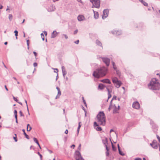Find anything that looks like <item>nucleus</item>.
I'll list each match as a JSON object with an SVG mask.
<instances>
[{
    "label": "nucleus",
    "instance_id": "f257e3e1",
    "mask_svg": "<svg viewBox=\"0 0 160 160\" xmlns=\"http://www.w3.org/2000/svg\"><path fill=\"white\" fill-rule=\"evenodd\" d=\"M107 70V69L105 67H101L94 71L93 75L95 77L99 78L100 77L105 76L106 74Z\"/></svg>",
    "mask_w": 160,
    "mask_h": 160
},
{
    "label": "nucleus",
    "instance_id": "f03ea898",
    "mask_svg": "<svg viewBox=\"0 0 160 160\" xmlns=\"http://www.w3.org/2000/svg\"><path fill=\"white\" fill-rule=\"evenodd\" d=\"M160 87V83L156 78L152 79L150 82L148 84V88L152 90H159Z\"/></svg>",
    "mask_w": 160,
    "mask_h": 160
},
{
    "label": "nucleus",
    "instance_id": "7ed1b4c3",
    "mask_svg": "<svg viewBox=\"0 0 160 160\" xmlns=\"http://www.w3.org/2000/svg\"><path fill=\"white\" fill-rule=\"evenodd\" d=\"M98 123L101 125L104 126L106 123V118L103 112H100L97 115Z\"/></svg>",
    "mask_w": 160,
    "mask_h": 160
},
{
    "label": "nucleus",
    "instance_id": "20e7f679",
    "mask_svg": "<svg viewBox=\"0 0 160 160\" xmlns=\"http://www.w3.org/2000/svg\"><path fill=\"white\" fill-rule=\"evenodd\" d=\"M90 1L92 4V8L95 7L98 8H99L100 3V0H90Z\"/></svg>",
    "mask_w": 160,
    "mask_h": 160
},
{
    "label": "nucleus",
    "instance_id": "39448f33",
    "mask_svg": "<svg viewBox=\"0 0 160 160\" xmlns=\"http://www.w3.org/2000/svg\"><path fill=\"white\" fill-rule=\"evenodd\" d=\"M112 82L117 88H118L120 87L122 84V82L118 80L117 78H112Z\"/></svg>",
    "mask_w": 160,
    "mask_h": 160
},
{
    "label": "nucleus",
    "instance_id": "423d86ee",
    "mask_svg": "<svg viewBox=\"0 0 160 160\" xmlns=\"http://www.w3.org/2000/svg\"><path fill=\"white\" fill-rule=\"evenodd\" d=\"M74 157L76 160H84L82 157L80 152L78 151L75 152Z\"/></svg>",
    "mask_w": 160,
    "mask_h": 160
},
{
    "label": "nucleus",
    "instance_id": "0eeeda50",
    "mask_svg": "<svg viewBox=\"0 0 160 160\" xmlns=\"http://www.w3.org/2000/svg\"><path fill=\"white\" fill-rule=\"evenodd\" d=\"M120 108V106L118 105V108L115 104H112V109H113V113H117L118 112V110Z\"/></svg>",
    "mask_w": 160,
    "mask_h": 160
},
{
    "label": "nucleus",
    "instance_id": "6e6552de",
    "mask_svg": "<svg viewBox=\"0 0 160 160\" xmlns=\"http://www.w3.org/2000/svg\"><path fill=\"white\" fill-rule=\"evenodd\" d=\"M109 13V10L106 9L104 10L103 12V14L102 15V18L103 19H104L106 18L108 16Z\"/></svg>",
    "mask_w": 160,
    "mask_h": 160
},
{
    "label": "nucleus",
    "instance_id": "1a4fd4ad",
    "mask_svg": "<svg viewBox=\"0 0 160 160\" xmlns=\"http://www.w3.org/2000/svg\"><path fill=\"white\" fill-rule=\"evenodd\" d=\"M133 108L136 109H139L140 107L139 103L138 102H135L133 103L132 105Z\"/></svg>",
    "mask_w": 160,
    "mask_h": 160
},
{
    "label": "nucleus",
    "instance_id": "9d476101",
    "mask_svg": "<svg viewBox=\"0 0 160 160\" xmlns=\"http://www.w3.org/2000/svg\"><path fill=\"white\" fill-rule=\"evenodd\" d=\"M103 61L106 64L107 66H108L109 65L110 59L108 58H102Z\"/></svg>",
    "mask_w": 160,
    "mask_h": 160
},
{
    "label": "nucleus",
    "instance_id": "9b49d317",
    "mask_svg": "<svg viewBox=\"0 0 160 160\" xmlns=\"http://www.w3.org/2000/svg\"><path fill=\"white\" fill-rule=\"evenodd\" d=\"M112 32L113 35H119L121 34V31L119 30H113L112 31Z\"/></svg>",
    "mask_w": 160,
    "mask_h": 160
},
{
    "label": "nucleus",
    "instance_id": "f8f14e48",
    "mask_svg": "<svg viewBox=\"0 0 160 160\" xmlns=\"http://www.w3.org/2000/svg\"><path fill=\"white\" fill-rule=\"evenodd\" d=\"M77 19L79 21H82L84 20L85 18L83 15H79L77 17Z\"/></svg>",
    "mask_w": 160,
    "mask_h": 160
},
{
    "label": "nucleus",
    "instance_id": "ddd939ff",
    "mask_svg": "<svg viewBox=\"0 0 160 160\" xmlns=\"http://www.w3.org/2000/svg\"><path fill=\"white\" fill-rule=\"evenodd\" d=\"M106 88L108 92H112V89L113 87L111 85H108L106 86Z\"/></svg>",
    "mask_w": 160,
    "mask_h": 160
},
{
    "label": "nucleus",
    "instance_id": "4468645a",
    "mask_svg": "<svg viewBox=\"0 0 160 160\" xmlns=\"http://www.w3.org/2000/svg\"><path fill=\"white\" fill-rule=\"evenodd\" d=\"M106 87V86L105 85L103 84H102L101 83L98 86V89L102 90L103 89Z\"/></svg>",
    "mask_w": 160,
    "mask_h": 160
},
{
    "label": "nucleus",
    "instance_id": "2eb2a0df",
    "mask_svg": "<svg viewBox=\"0 0 160 160\" xmlns=\"http://www.w3.org/2000/svg\"><path fill=\"white\" fill-rule=\"evenodd\" d=\"M101 82L103 83L111 84V82L108 79H105L101 80Z\"/></svg>",
    "mask_w": 160,
    "mask_h": 160
},
{
    "label": "nucleus",
    "instance_id": "dca6fc26",
    "mask_svg": "<svg viewBox=\"0 0 160 160\" xmlns=\"http://www.w3.org/2000/svg\"><path fill=\"white\" fill-rule=\"evenodd\" d=\"M62 73L63 76L65 77V75L67 74V72L66 71L65 68L64 66H62Z\"/></svg>",
    "mask_w": 160,
    "mask_h": 160
},
{
    "label": "nucleus",
    "instance_id": "f3484780",
    "mask_svg": "<svg viewBox=\"0 0 160 160\" xmlns=\"http://www.w3.org/2000/svg\"><path fill=\"white\" fill-rule=\"evenodd\" d=\"M58 34V33L56 31H53L52 33L51 38H55Z\"/></svg>",
    "mask_w": 160,
    "mask_h": 160
},
{
    "label": "nucleus",
    "instance_id": "a211bd4d",
    "mask_svg": "<svg viewBox=\"0 0 160 160\" xmlns=\"http://www.w3.org/2000/svg\"><path fill=\"white\" fill-rule=\"evenodd\" d=\"M93 11L94 14V18L95 19H97L98 17V12L95 11L94 10H93Z\"/></svg>",
    "mask_w": 160,
    "mask_h": 160
},
{
    "label": "nucleus",
    "instance_id": "6ab92c4d",
    "mask_svg": "<svg viewBox=\"0 0 160 160\" xmlns=\"http://www.w3.org/2000/svg\"><path fill=\"white\" fill-rule=\"evenodd\" d=\"M55 9L54 6H51L48 9V11L49 12H52L54 11Z\"/></svg>",
    "mask_w": 160,
    "mask_h": 160
},
{
    "label": "nucleus",
    "instance_id": "aec40b11",
    "mask_svg": "<svg viewBox=\"0 0 160 160\" xmlns=\"http://www.w3.org/2000/svg\"><path fill=\"white\" fill-rule=\"evenodd\" d=\"M139 1L141 2L144 6H148V4L147 3L143 1V0H139Z\"/></svg>",
    "mask_w": 160,
    "mask_h": 160
},
{
    "label": "nucleus",
    "instance_id": "412c9836",
    "mask_svg": "<svg viewBox=\"0 0 160 160\" xmlns=\"http://www.w3.org/2000/svg\"><path fill=\"white\" fill-rule=\"evenodd\" d=\"M96 43L97 45H98L102 47V44L101 42L98 40H96Z\"/></svg>",
    "mask_w": 160,
    "mask_h": 160
},
{
    "label": "nucleus",
    "instance_id": "4be33fe9",
    "mask_svg": "<svg viewBox=\"0 0 160 160\" xmlns=\"http://www.w3.org/2000/svg\"><path fill=\"white\" fill-rule=\"evenodd\" d=\"M22 131L23 132V134L25 136V137L28 139H29V138L28 136L25 132V130L24 129L22 130Z\"/></svg>",
    "mask_w": 160,
    "mask_h": 160
},
{
    "label": "nucleus",
    "instance_id": "5701e85b",
    "mask_svg": "<svg viewBox=\"0 0 160 160\" xmlns=\"http://www.w3.org/2000/svg\"><path fill=\"white\" fill-rule=\"evenodd\" d=\"M102 142L105 145V146L106 145H107V144H108L107 139V138H105L104 140H103Z\"/></svg>",
    "mask_w": 160,
    "mask_h": 160
},
{
    "label": "nucleus",
    "instance_id": "b1692460",
    "mask_svg": "<svg viewBox=\"0 0 160 160\" xmlns=\"http://www.w3.org/2000/svg\"><path fill=\"white\" fill-rule=\"evenodd\" d=\"M81 122H79V123H78V128H77V132H78V133H79V130H80V128L81 127V125H80V123H81Z\"/></svg>",
    "mask_w": 160,
    "mask_h": 160
},
{
    "label": "nucleus",
    "instance_id": "393cba45",
    "mask_svg": "<svg viewBox=\"0 0 160 160\" xmlns=\"http://www.w3.org/2000/svg\"><path fill=\"white\" fill-rule=\"evenodd\" d=\"M97 127L96 128V129L98 131H101L102 130V129L101 127H99L98 125V126H96Z\"/></svg>",
    "mask_w": 160,
    "mask_h": 160
},
{
    "label": "nucleus",
    "instance_id": "a878e982",
    "mask_svg": "<svg viewBox=\"0 0 160 160\" xmlns=\"http://www.w3.org/2000/svg\"><path fill=\"white\" fill-rule=\"evenodd\" d=\"M111 108H112V101H111L110 102V105L109 108H108V110L109 111H110Z\"/></svg>",
    "mask_w": 160,
    "mask_h": 160
},
{
    "label": "nucleus",
    "instance_id": "bb28decb",
    "mask_svg": "<svg viewBox=\"0 0 160 160\" xmlns=\"http://www.w3.org/2000/svg\"><path fill=\"white\" fill-rule=\"evenodd\" d=\"M61 92L60 90H58V95L56 97L55 99H57L59 97H58V96H59V97L61 95Z\"/></svg>",
    "mask_w": 160,
    "mask_h": 160
},
{
    "label": "nucleus",
    "instance_id": "cd10ccee",
    "mask_svg": "<svg viewBox=\"0 0 160 160\" xmlns=\"http://www.w3.org/2000/svg\"><path fill=\"white\" fill-rule=\"evenodd\" d=\"M153 148L155 149H157L158 148L157 144H154V145H151Z\"/></svg>",
    "mask_w": 160,
    "mask_h": 160
},
{
    "label": "nucleus",
    "instance_id": "c85d7f7f",
    "mask_svg": "<svg viewBox=\"0 0 160 160\" xmlns=\"http://www.w3.org/2000/svg\"><path fill=\"white\" fill-rule=\"evenodd\" d=\"M154 144H157V141L155 140H153L152 143H150V145H154Z\"/></svg>",
    "mask_w": 160,
    "mask_h": 160
},
{
    "label": "nucleus",
    "instance_id": "c756f323",
    "mask_svg": "<svg viewBox=\"0 0 160 160\" xmlns=\"http://www.w3.org/2000/svg\"><path fill=\"white\" fill-rule=\"evenodd\" d=\"M8 18L10 21H11L12 19V14H10L8 16Z\"/></svg>",
    "mask_w": 160,
    "mask_h": 160
},
{
    "label": "nucleus",
    "instance_id": "7c9ffc66",
    "mask_svg": "<svg viewBox=\"0 0 160 160\" xmlns=\"http://www.w3.org/2000/svg\"><path fill=\"white\" fill-rule=\"evenodd\" d=\"M14 32L15 33V36H16V39H17V36L18 35V31L17 30H15L14 31Z\"/></svg>",
    "mask_w": 160,
    "mask_h": 160
},
{
    "label": "nucleus",
    "instance_id": "2f4dec72",
    "mask_svg": "<svg viewBox=\"0 0 160 160\" xmlns=\"http://www.w3.org/2000/svg\"><path fill=\"white\" fill-rule=\"evenodd\" d=\"M62 38H63V36L66 39H67L68 38V36L65 34H63L62 35Z\"/></svg>",
    "mask_w": 160,
    "mask_h": 160
},
{
    "label": "nucleus",
    "instance_id": "473e14b6",
    "mask_svg": "<svg viewBox=\"0 0 160 160\" xmlns=\"http://www.w3.org/2000/svg\"><path fill=\"white\" fill-rule=\"evenodd\" d=\"M110 93L111 92H108V99L107 100V102L108 101V99L109 98H111V97H112V95Z\"/></svg>",
    "mask_w": 160,
    "mask_h": 160
},
{
    "label": "nucleus",
    "instance_id": "72a5a7b5",
    "mask_svg": "<svg viewBox=\"0 0 160 160\" xmlns=\"http://www.w3.org/2000/svg\"><path fill=\"white\" fill-rule=\"evenodd\" d=\"M41 35L42 40L44 41V36L42 33L41 34Z\"/></svg>",
    "mask_w": 160,
    "mask_h": 160
},
{
    "label": "nucleus",
    "instance_id": "f704fd0d",
    "mask_svg": "<svg viewBox=\"0 0 160 160\" xmlns=\"http://www.w3.org/2000/svg\"><path fill=\"white\" fill-rule=\"evenodd\" d=\"M33 140L34 141V142L36 143H38V140H37V138H33Z\"/></svg>",
    "mask_w": 160,
    "mask_h": 160
},
{
    "label": "nucleus",
    "instance_id": "c9c22d12",
    "mask_svg": "<svg viewBox=\"0 0 160 160\" xmlns=\"http://www.w3.org/2000/svg\"><path fill=\"white\" fill-rule=\"evenodd\" d=\"M119 154L121 155H122V156H123L124 155V154L120 150L119 151Z\"/></svg>",
    "mask_w": 160,
    "mask_h": 160
},
{
    "label": "nucleus",
    "instance_id": "e433bc0d",
    "mask_svg": "<svg viewBox=\"0 0 160 160\" xmlns=\"http://www.w3.org/2000/svg\"><path fill=\"white\" fill-rule=\"evenodd\" d=\"M14 115H15V117H16V116L17 117V110H14Z\"/></svg>",
    "mask_w": 160,
    "mask_h": 160
},
{
    "label": "nucleus",
    "instance_id": "4c0bfd02",
    "mask_svg": "<svg viewBox=\"0 0 160 160\" xmlns=\"http://www.w3.org/2000/svg\"><path fill=\"white\" fill-rule=\"evenodd\" d=\"M113 68H114V69L115 70H116V71H117V73L118 74V72L117 71V67H116V66H113Z\"/></svg>",
    "mask_w": 160,
    "mask_h": 160
},
{
    "label": "nucleus",
    "instance_id": "58836bf2",
    "mask_svg": "<svg viewBox=\"0 0 160 160\" xmlns=\"http://www.w3.org/2000/svg\"><path fill=\"white\" fill-rule=\"evenodd\" d=\"M98 124L96 122H94V126L95 127L96 126H98Z\"/></svg>",
    "mask_w": 160,
    "mask_h": 160
},
{
    "label": "nucleus",
    "instance_id": "ea45409f",
    "mask_svg": "<svg viewBox=\"0 0 160 160\" xmlns=\"http://www.w3.org/2000/svg\"><path fill=\"white\" fill-rule=\"evenodd\" d=\"M19 113L20 114V115L21 116H24V115L22 113L21 111H19Z\"/></svg>",
    "mask_w": 160,
    "mask_h": 160
},
{
    "label": "nucleus",
    "instance_id": "a19ab883",
    "mask_svg": "<svg viewBox=\"0 0 160 160\" xmlns=\"http://www.w3.org/2000/svg\"><path fill=\"white\" fill-rule=\"evenodd\" d=\"M38 154L39 155V156L40 157L41 160H42V155L39 152H38Z\"/></svg>",
    "mask_w": 160,
    "mask_h": 160
},
{
    "label": "nucleus",
    "instance_id": "79ce46f5",
    "mask_svg": "<svg viewBox=\"0 0 160 160\" xmlns=\"http://www.w3.org/2000/svg\"><path fill=\"white\" fill-rule=\"evenodd\" d=\"M15 137H14L13 138L15 140V141L16 142L17 141V140L16 139V134H15Z\"/></svg>",
    "mask_w": 160,
    "mask_h": 160
},
{
    "label": "nucleus",
    "instance_id": "37998d69",
    "mask_svg": "<svg viewBox=\"0 0 160 160\" xmlns=\"http://www.w3.org/2000/svg\"><path fill=\"white\" fill-rule=\"evenodd\" d=\"M25 103L26 104V105H27V110H28V112H29L28 109V104H27V101L26 100H25ZM28 114H29V112H28Z\"/></svg>",
    "mask_w": 160,
    "mask_h": 160
},
{
    "label": "nucleus",
    "instance_id": "c03bdc74",
    "mask_svg": "<svg viewBox=\"0 0 160 160\" xmlns=\"http://www.w3.org/2000/svg\"><path fill=\"white\" fill-rule=\"evenodd\" d=\"M116 98H117V97L116 96H114L113 97V98H112V100H111V101H112H112L113 100V99H115L116 100Z\"/></svg>",
    "mask_w": 160,
    "mask_h": 160
},
{
    "label": "nucleus",
    "instance_id": "a18cd8bd",
    "mask_svg": "<svg viewBox=\"0 0 160 160\" xmlns=\"http://www.w3.org/2000/svg\"><path fill=\"white\" fill-rule=\"evenodd\" d=\"M31 129H32V128L30 126H29V129H28V128H27V130L28 131H30L31 130Z\"/></svg>",
    "mask_w": 160,
    "mask_h": 160
},
{
    "label": "nucleus",
    "instance_id": "49530a36",
    "mask_svg": "<svg viewBox=\"0 0 160 160\" xmlns=\"http://www.w3.org/2000/svg\"><path fill=\"white\" fill-rule=\"evenodd\" d=\"M33 66L34 67H36V66H37L38 65V64H37V63H36V62H34V63L33 64Z\"/></svg>",
    "mask_w": 160,
    "mask_h": 160
},
{
    "label": "nucleus",
    "instance_id": "de8ad7c7",
    "mask_svg": "<svg viewBox=\"0 0 160 160\" xmlns=\"http://www.w3.org/2000/svg\"><path fill=\"white\" fill-rule=\"evenodd\" d=\"M13 99L14 100H15V101H16L17 102H18V100L17 99V98H16L15 97H13Z\"/></svg>",
    "mask_w": 160,
    "mask_h": 160
},
{
    "label": "nucleus",
    "instance_id": "09e8293b",
    "mask_svg": "<svg viewBox=\"0 0 160 160\" xmlns=\"http://www.w3.org/2000/svg\"><path fill=\"white\" fill-rule=\"evenodd\" d=\"M29 40H27V45L28 46H29Z\"/></svg>",
    "mask_w": 160,
    "mask_h": 160
},
{
    "label": "nucleus",
    "instance_id": "8fccbe9b",
    "mask_svg": "<svg viewBox=\"0 0 160 160\" xmlns=\"http://www.w3.org/2000/svg\"><path fill=\"white\" fill-rule=\"evenodd\" d=\"M78 32V30H75L74 31V34H76Z\"/></svg>",
    "mask_w": 160,
    "mask_h": 160
},
{
    "label": "nucleus",
    "instance_id": "3c124183",
    "mask_svg": "<svg viewBox=\"0 0 160 160\" xmlns=\"http://www.w3.org/2000/svg\"><path fill=\"white\" fill-rule=\"evenodd\" d=\"M79 42V40H77L74 42V43L77 44H78Z\"/></svg>",
    "mask_w": 160,
    "mask_h": 160
},
{
    "label": "nucleus",
    "instance_id": "603ef678",
    "mask_svg": "<svg viewBox=\"0 0 160 160\" xmlns=\"http://www.w3.org/2000/svg\"><path fill=\"white\" fill-rule=\"evenodd\" d=\"M106 149L107 151H109V149L108 148V146L107 145H106L105 146Z\"/></svg>",
    "mask_w": 160,
    "mask_h": 160
},
{
    "label": "nucleus",
    "instance_id": "864d4df0",
    "mask_svg": "<svg viewBox=\"0 0 160 160\" xmlns=\"http://www.w3.org/2000/svg\"><path fill=\"white\" fill-rule=\"evenodd\" d=\"M33 53L34 54L35 57H36L37 56V53L35 52L34 51L33 52Z\"/></svg>",
    "mask_w": 160,
    "mask_h": 160
},
{
    "label": "nucleus",
    "instance_id": "5fc2aeb1",
    "mask_svg": "<svg viewBox=\"0 0 160 160\" xmlns=\"http://www.w3.org/2000/svg\"><path fill=\"white\" fill-rule=\"evenodd\" d=\"M15 118L16 119V122L17 123H18V120H17V117L16 116V117H15Z\"/></svg>",
    "mask_w": 160,
    "mask_h": 160
},
{
    "label": "nucleus",
    "instance_id": "6e6d98bb",
    "mask_svg": "<svg viewBox=\"0 0 160 160\" xmlns=\"http://www.w3.org/2000/svg\"><path fill=\"white\" fill-rule=\"evenodd\" d=\"M112 149L113 150H115V148L114 147V145H113L112 143Z\"/></svg>",
    "mask_w": 160,
    "mask_h": 160
},
{
    "label": "nucleus",
    "instance_id": "4d7b16f0",
    "mask_svg": "<svg viewBox=\"0 0 160 160\" xmlns=\"http://www.w3.org/2000/svg\"><path fill=\"white\" fill-rule=\"evenodd\" d=\"M54 69L57 71H54V72H55L57 73H58V69H57V68H55V69Z\"/></svg>",
    "mask_w": 160,
    "mask_h": 160
},
{
    "label": "nucleus",
    "instance_id": "13d9d810",
    "mask_svg": "<svg viewBox=\"0 0 160 160\" xmlns=\"http://www.w3.org/2000/svg\"><path fill=\"white\" fill-rule=\"evenodd\" d=\"M134 160H142L141 158H136Z\"/></svg>",
    "mask_w": 160,
    "mask_h": 160
},
{
    "label": "nucleus",
    "instance_id": "bf43d9fd",
    "mask_svg": "<svg viewBox=\"0 0 160 160\" xmlns=\"http://www.w3.org/2000/svg\"><path fill=\"white\" fill-rule=\"evenodd\" d=\"M157 139H158V141H160V137L158 135H157Z\"/></svg>",
    "mask_w": 160,
    "mask_h": 160
},
{
    "label": "nucleus",
    "instance_id": "052dcab7",
    "mask_svg": "<svg viewBox=\"0 0 160 160\" xmlns=\"http://www.w3.org/2000/svg\"><path fill=\"white\" fill-rule=\"evenodd\" d=\"M68 130L67 129H66V130H65V134H68Z\"/></svg>",
    "mask_w": 160,
    "mask_h": 160
},
{
    "label": "nucleus",
    "instance_id": "680f3d73",
    "mask_svg": "<svg viewBox=\"0 0 160 160\" xmlns=\"http://www.w3.org/2000/svg\"><path fill=\"white\" fill-rule=\"evenodd\" d=\"M75 147V145L74 144L72 145L71 146V148H74Z\"/></svg>",
    "mask_w": 160,
    "mask_h": 160
},
{
    "label": "nucleus",
    "instance_id": "e2e57ef3",
    "mask_svg": "<svg viewBox=\"0 0 160 160\" xmlns=\"http://www.w3.org/2000/svg\"><path fill=\"white\" fill-rule=\"evenodd\" d=\"M118 151L120 150V147L119 146V144H118Z\"/></svg>",
    "mask_w": 160,
    "mask_h": 160
},
{
    "label": "nucleus",
    "instance_id": "0e129e2a",
    "mask_svg": "<svg viewBox=\"0 0 160 160\" xmlns=\"http://www.w3.org/2000/svg\"><path fill=\"white\" fill-rule=\"evenodd\" d=\"M81 144H80L79 146V147H78V149L80 150V149H81Z\"/></svg>",
    "mask_w": 160,
    "mask_h": 160
},
{
    "label": "nucleus",
    "instance_id": "69168bd1",
    "mask_svg": "<svg viewBox=\"0 0 160 160\" xmlns=\"http://www.w3.org/2000/svg\"><path fill=\"white\" fill-rule=\"evenodd\" d=\"M106 155L107 156H108V155H109V152H108V151H107L106 152Z\"/></svg>",
    "mask_w": 160,
    "mask_h": 160
},
{
    "label": "nucleus",
    "instance_id": "338daca9",
    "mask_svg": "<svg viewBox=\"0 0 160 160\" xmlns=\"http://www.w3.org/2000/svg\"><path fill=\"white\" fill-rule=\"evenodd\" d=\"M56 89L58 91V90H60V88L58 87H56Z\"/></svg>",
    "mask_w": 160,
    "mask_h": 160
},
{
    "label": "nucleus",
    "instance_id": "774afa93",
    "mask_svg": "<svg viewBox=\"0 0 160 160\" xmlns=\"http://www.w3.org/2000/svg\"><path fill=\"white\" fill-rule=\"evenodd\" d=\"M44 34L46 36L47 35V32L46 31L43 32Z\"/></svg>",
    "mask_w": 160,
    "mask_h": 160
}]
</instances>
